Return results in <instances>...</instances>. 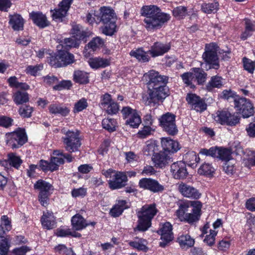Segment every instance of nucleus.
<instances>
[{
    "mask_svg": "<svg viewBox=\"0 0 255 255\" xmlns=\"http://www.w3.org/2000/svg\"><path fill=\"white\" fill-rule=\"evenodd\" d=\"M219 6L217 2L204 3L202 5L201 9L203 12L206 13H214L217 11Z\"/></svg>",
    "mask_w": 255,
    "mask_h": 255,
    "instance_id": "nucleus-52",
    "label": "nucleus"
},
{
    "mask_svg": "<svg viewBox=\"0 0 255 255\" xmlns=\"http://www.w3.org/2000/svg\"><path fill=\"white\" fill-rule=\"evenodd\" d=\"M217 156L216 157L219 158L226 162L229 161L231 157V150L224 148H217Z\"/></svg>",
    "mask_w": 255,
    "mask_h": 255,
    "instance_id": "nucleus-47",
    "label": "nucleus"
},
{
    "mask_svg": "<svg viewBox=\"0 0 255 255\" xmlns=\"http://www.w3.org/2000/svg\"><path fill=\"white\" fill-rule=\"evenodd\" d=\"M128 208V203L124 200H117L115 204L111 209L110 214L113 217H119L123 211Z\"/></svg>",
    "mask_w": 255,
    "mask_h": 255,
    "instance_id": "nucleus-29",
    "label": "nucleus"
},
{
    "mask_svg": "<svg viewBox=\"0 0 255 255\" xmlns=\"http://www.w3.org/2000/svg\"><path fill=\"white\" fill-rule=\"evenodd\" d=\"M234 160L226 161L223 165L224 171L228 174H232L235 171Z\"/></svg>",
    "mask_w": 255,
    "mask_h": 255,
    "instance_id": "nucleus-62",
    "label": "nucleus"
},
{
    "mask_svg": "<svg viewBox=\"0 0 255 255\" xmlns=\"http://www.w3.org/2000/svg\"><path fill=\"white\" fill-rule=\"evenodd\" d=\"M215 169L211 164L209 163H204L198 169V172L201 175L206 176L212 175L214 172Z\"/></svg>",
    "mask_w": 255,
    "mask_h": 255,
    "instance_id": "nucleus-46",
    "label": "nucleus"
},
{
    "mask_svg": "<svg viewBox=\"0 0 255 255\" xmlns=\"http://www.w3.org/2000/svg\"><path fill=\"white\" fill-rule=\"evenodd\" d=\"M22 163V160L19 157L16 156L13 153H10L8 154L7 160L1 161L0 165L7 167L8 164L13 167L18 169Z\"/></svg>",
    "mask_w": 255,
    "mask_h": 255,
    "instance_id": "nucleus-33",
    "label": "nucleus"
},
{
    "mask_svg": "<svg viewBox=\"0 0 255 255\" xmlns=\"http://www.w3.org/2000/svg\"><path fill=\"white\" fill-rule=\"evenodd\" d=\"M171 172L175 179L185 178L188 174L185 164L181 161L173 163L171 165Z\"/></svg>",
    "mask_w": 255,
    "mask_h": 255,
    "instance_id": "nucleus-20",
    "label": "nucleus"
},
{
    "mask_svg": "<svg viewBox=\"0 0 255 255\" xmlns=\"http://www.w3.org/2000/svg\"><path fill=\"white\" fill-rule=\"evenodd\" d=\"M63 163L64 160L62 157L53 156L51 158L49 162L41 160L39 162V167L43 171H53L58 169L59 166Z\"/></svg>",
    "mask_w": 255,
    "mask_h": 255,
    "instance_id": "nucleus-18",
    "label": "nucleus"
},
{
    "mask_svg": "<svg viewBox=\"0 0 255 255\" xmlns=\"http://www.w3.org/2000/svg\"><path fill=\"white\" fill-rule=\"evenodd\" d=\"M183 82L187 86H189L191 88L195 87V75L194 72H186L183 74L181 76Z\"/></svg>",
    "mask_w": 255,
    "mask_h": 255,
    "instance_id": "nucleus-44",
    "label": "nucleus"
},
{
    "mask_svg": "<svg viewBox=\"0 0 255 255\" xmlns=\"http://www.w3.org/2000/svg\"><path fill=\"white\" fill-rule=\"evenodd\" d=\"M177 241L182 249H188L191 247L195 243L194 240L188 234L180 236L177 239Z\"/></svg>",
    "mask_w": 255,
    "mask_h": 255,
    "instance_id": "nucleus-38",
    "label": "nucleus"
},
{
    "mask_svg": "<svg viewBox=\"0 0 255 255\" xmlns=\"http://www.w3.org/2000/svg\"><path fill=\"white\" fill-rule=\"evenodd\" d=\"M159 122L164 130L169 134L174 135L177 132L174 115L167 113L159 119Z\"/></svg>",
    "mask_w": 255,
    "mask_h": 255,
    "instance_id": "nucleus-12",
    "label": "nucleus"
},
{
    "mask_svg": "<svg viewBox=\"0 0 255 255\" xmlns=\"http://www.w3.org/2000/svg\"><path fill=\"white\" fill-rule=\"evenodd\" d=\"M149 52L144 51L142 48H138L131 50L130 52V55L136 58L141 62H148L150 57L148 55Z\"/></svg>",
    "mask_w": 255,
    "mask_h": 255,
    "instance_id": "nucleus-34",
    "label": "nucleus"
},
{
    "mask_svg": "<svg viewBox=\"0 0 255 255\" xmlns=\"http://www.w3.org/2000/svg\"><path fill=\"white\" fill-rule=\"evenodd\" d=\"M61 132L64 134L62 139L66 149L70 152L79 150L81 143L78 132L67 130L65 128H63Z\"/></svg>",
    "mask_w": 255,
    "mask_h": 255,
    "instance_id": "nucleus-6",
    "label": "nucleus"
},
{
    "mask_svg": "<svg viewBox=\"0 0 255 255\" xmlns=\"http://www.w3.org/2000/svg\"><path fill=\"white\" fill-rule=\"evenodd\" d=\"M109 115L116 114L119 111V106L114 100L104 109Z\"/></svg>",
    "mask_w": 255,
    "mask_h": 255,
    "instance_id": "nucleus-58",
    "label": "nucleus"
},
{
    "mask_svg": "<svg viewBox=\"0 0 255 255\" xmlns=\"http://www.w3.org/2000/svg\"><path fill=\"white\" fill-rule=\"evenodd\" d=\"M186 99L191 108L197 112H201L206 109L207 106L204 101L195 94H188Z\"/></svg>",
    "mask_w": 255,
    "mask_h": 255,
    "instance_id": "nucleus-17",
    "label": "nucleus"
},
{
    "mask_svg": "<svg viewBox=\"0 0 255 255\" xmlns=\"http://www.w3.org/2000/svg\"><path fill=\"white\" fill-rule=\"evenodd\" d=\"M89 74L88 73L81 70L75 71L73 74V80L80 84H85L89 82Z\"/></svg>",
    "mask_w": 255,
    "mask_h": 255,
    "instance_id": "nucleus-39",
    "label": "nucleus"
},
{
    "mask_svg": "<svg viewBox=\"0 0 255 255\" xmlns=\"http://www.w3.org/2000/svg\"><path fill=\"white\" fill-rule=\"evenodd\" d=\"M117 122L114 119H105L102 121V126L103 128L111 131L116 130L117 127Z\"/></svg>",
    "mask_w": 255,
    "mask_h": 255,
    "instance_id": "nucleus-49",
    "label": "nucleus"
},
{
    "mask_svg": "<svg viewBox=\"0 0 255 255\" xmlns=\"http://www.w3.org/2000/svg\"><path fill=\"white\" fill-rule=\"evenodd\" d=\"M0 226H2L6 232H8L11 230L12 228L11 220L7 216H2L0 218Z\"/></svg>",
    "mask_w": 255,
    "mask_h": 255,
    "instance_id": "nucleus-63",
    "label": "nucleus"
},
{
    "mask_svg": "<svg viewBox=\"0 0 255 255\" xmlns=\"http://www.w3.org/2000/svg\"><path fill=\"white\" fill-rule=\"evenodd\" d=\"M43 66L41 64L36 65H29L25 69V72L32 76H35L37 74L43 69Z\"/></svg>",
    "mask_w": 255,
    "mask_h": 255,
    "instance_id": "nucleus-56",
    "label": "nucleus"
},
{
    "mask_svg": "<svg viewBox=\"0 0 255 255\" xmlns=\"http://www.w3.org/2000/svg\"><path fill=\"white\" fill-rule=\"evenodd\" d=\"M194 75H195V81L198 84H202L206 79V74L200 68L194 69Z\"/></svg>",
    "mask_w": 255,
    "mask_h": 255,
    "instance_id": "nucleus-48",
    "label": "nucleus"
},
{
    "mask_svg": "<svg viewBox=\"0 0 255 255\" xmlns=\"http://www.w3.org/2000/svg\"><path fill=\"white\" fill-rule=\"evenodd\" d=\"M219 51V47L215 43L207 44L205 45V52L202 55V57L206 64L209 65V68L217 69L219 67V58L217 52Z\"/></svg>",
    "mask_w": 255,
    "mask_h": 255,
    "instance_id": "nucleus-8",
    "label": "nucleus"
},
{
    "mask_svg": "<svg viewBox=\"0 0 255 255\" xmlns=\"http://www.w3.org/2000/svg\"><path fill=\"white\" fill-rule=\"evenodd\" d=\"M178 189L181 194L186 198L198 199L201 195L196 188L183 182L179 184Z\"/></svg>",
    "mask_w": 255,
    "mask_h": 255,
    "instance_id": "nucleus-15",
    "label": "nucleus"
},
{
    "mask_svg": "<svg viewBox=\"0 0 255 255\" xmlns=\"http://www.w3.org/2000/svg\"><path fill=\"white\" fill-rule=\"evenodd\" d=\"M88 106L87 99L83 98L75 103L73 112L74 113H79L86 109Z\"/></svg>",
    "mask_w": 255,
    "mask_h": 255,
    "instance_id": "nucleus-45",
    "label": "nucleus"
},
{
    "mask_svg": "<svg viewBox=\"0 0 255 255\" xmlns=\"http://www.w3.org/2000/svg\"><path fill=\"white\" fill-rule=\"evenodd\" d=\"M69 7L70 6L60 2L58 9L51 10V15L53 20L55 21L61 20L63 17L66 16Z\"/></svg>",
    "mask_w": 255,
    "mask_h": 255,
    "instance_id": "nucleus-32",
    "label": "nucleus"
},
{
    "mask_svg": "<svg viewBox=\"0 0 255 255\" xmlns=\"http://www.w3.org/2000/svg\"><path fill=\"white\" fill-rule=\"evenodd\" d=\"M72 32L73 34V36H75L80 40L84 39L87 36L86 33L83 31L82 27L79 25L73 27Z\"/></svg>",
    "mask_w": 255,
    "mask_h": 255,
    "instance_id": "nucleus-54",
    "label": "nucleus"
},
{
    "mask_svg": "<svg viewBox=\"0 0 255 255\" xmlns=\"http://www.w3.org/2000/svg\"><path fill=\"white\" fill-rule=\"evenodd\" d=\"M223 85V79L219 76H213L206 85L207 90L212 91L214 88H220Z\"/></svg>",
    "mask_w": 255,
    "mask_h": 255,
    "instance_id": "nucleus-40",
    "label": "nucleus"
},
{
    "mask_svg": "<svg viewBox=\"0 0 255 255\" xmlns=\"http://www.w3.org/2000/svg\"><path fill=\"white\" fill-rule=\"evenodd\" d=\"M202 235H206L203 240L204 242L209 246H213L215 241V238L218 231L210 228L209 223L206 224L201 229Z\"/></svg>",
    "mask_w": 255,
    "mask_h": 255,
    "instance_id": "nucleus-22",
    "label": "nucleus"
},
{
    "mask_svg": "<svg viewBox=\"0 0 255 255\" xmlns=\"http://www.w3.org/2000/svg\"><path fill=\"white\" fill-rule=\"evenodd\" d=\"M9 24L14 31H20L23 29L24 19L21 16L17 13L9 15Z\"/></svg>",
    "mask_w": 255,
    "mask_h": 255,
    "instance_id": "nucleus-26",
    "label": "nucleus"
},
{
    "mask_svg": "<svg viewBox=\"0 0 255 255\" xmlns=\"http://www.w3.org/2000/svg\"><path fill=\"white\" fill-rule=\"evenodd\" d=\"M71 221L73 228L77 231L81 230L89 225L94 226L96 224V223L94 222L88 223L79 214H77L73 216Z\"/></svg>",
    "mask_w": 255,
    "mask_h": 255,
    "instance_id": "nucleus-23",
    "label": "nucleus"
},
{
    "mask_svg": "<svg viewBox=\"0 0 255 255\" xmlns=\"http://www.w3.org/2000/svg\"><path fill=\"white\" fill-rule=\"evenodd\" d=\"M48 110L51 114L60 115L63 117L67 116L70 112L68 108L58 103H53L50 105L48 107Z\"/></svg>",
    "mask_w": 255,
    "mask_h": 255,
    "instance_id": "nucleus-30",
    "label": "nucleus"
},
{
    "mask_svg": "<svg viewBox=\"0 0 255 255\" xmlns=\"http://www.w3.org/2000/svg\"><path fill=\"white\" fill-rule=\"evenodd\" d=\"M113 101L111 95L108 93H106L101 97L100 106L102 109H104Z\"/></svg>",
    "mask_w": 255,
    "mask_h": 255,
    "instance_id": "nucleus-60",
    "label": "nucleus"
},
{
    "mask_svg": "<svg viewBox=\"0 0 255 255\" xmlns=\"http://www.w3.org/2000/svg\"><path fill=\"white\" fill-rule=\"evenodd\" d=\"M55 252L62 255H76L71 248H67L64 245H59L54 248Z\"/></svg>",
    "mask_w": 255,
    "mask_h": 255,
    "instance_id": "nucleus-53",
    "label": "nucleus"
},
{
    "mask_svg": "<svg viewBox=\"0 0 255 255\" xmlns=\"http://www.w3.org/2000/svg\"><path fill=\"white\" fill-rule=\"evenodd\" d=\"M81 40L75 36H72L70 38H65L63 42H62L60 48H63L64 50H67L72 47H77L80 44Z\"/></svg>",
    "mask_w": 255,
    "mask_h": 255,
    "instance_id": "nucleus-36",
    "label": "nucleus"
},
{
    "mask_svg": "<svg viewBox=\"0 0 255 255\" xmlns=\"http://www.w3.org/2000/svg\"><path fill=\"white\" fill-rule=\"evenodd\" d=\"M30 17L33 22L40 28H43L49 25L46 16L41 12L33 11L30 13Z\"/></svg>",
    "mask_w": 255,
    "mask_h": 255,
    "instance_id": "nucleus-27",
    "label": "nucleus"
},
{
    "mask_svg": "<svg viewBox=\"0 0 255 255\" xmlns=\"http://www.w3.org/2000/svg\"><path fill=\"white\" fill-rule=\"evenodd\" d=\"M170 49L169 43H163L159 42H155L148 51L153 57L161 56L167 52Z\"/></svg>",
    "mask_w": 255,
    "mask_h": 255,
    "instance_id": "nucleus-21",
    "label": "nucleus"
},
{
    "mask_svg": "<svg viewBox=\"0 0 255 255\" xmlns=\"http://www.w3.org/2000/svg\"><path fill=\"white\" fill-rule=\"evenodd\" d=\"M144 76L148 77L149 81L147 95L143 97V100L146 105L154 106L168 95L169 91L165 86L167 77L159 75L154 70L150 71Z\"/></svg>",
    "mask_w": 255,
    "mask_h": 255,
    "instance_id": "nucleus-1",
    "label": "nucleus"
},
{
    "mask_svg": "<svg viewBox=\"0 0 255 255\" xmlns=\"http://www.w3.org/2000/svg\"><path fill=\"white\" fill-rule=\"evenodd\" d=\"M172 12L174 17L178 19L183 18L187 14V8L183 6H177L173 10Z\"/></svg>",
    "mask_w": 255,
    "mask_h": 255,
    "instance_id": "nucleus-59",
    "label": "nucleus"
},
{
    "mask_svg": "<svg viewBox=\"0 0 255 255\" xmlns=\"http://www.w3.org/2000/svg\"><path fill=\"white\" fill-rule=\"evenodd\" d=\"M157 233L160 235V239L162 241L160 243V246L162 247H164L173 239L172 226L168 222L161 224Z\"/></svg>",
    "mask_w": 255,
    "mask_h": 255,
    "instance_id": "nucleus-13",
    "label": "nucleus"
},
{
    "mask_svg": "<svg viewBox=\"0 0 255 255\" xmlns=\"http://www.w3.org/2000/svg\"><path fill=\"white\" fill-rule=\"evenodd\" d=\"M139 186L141 188L148 190L152 192L156 193L162 192L164 187L157 180L151 179L143 178L139 181Z\"/></svg>",
    "mask_w": 255,
    "mask_h": 255,
    "instance_id": "nucleus-14",
    "label": "nucleus"
},
{
    "mask_svg": "<svg viewBox=\"0 0 255 255\" xmlns=\"http://www.w3.org/2000/svg\"><path fill=\"white\" fill-rule=\"evenodd\" d=\"M158 210L155 204H146L137 212V225L134 230L140 232L147 231L151 225V220L157 214Z\"/></svg>",
    "mask_w": 255,
    "mask_h": 255,
    "instance_id": "nucleus-4",
    "label": "nucleus"
},
{
    "mask_svg": "<svg viewBox=\"0 0 255 255\" xmlns=\"http://www.w3.org/2000/svg\"><path fill=\"white\" fill-rule=\"evenodd\" d=\"M30 251V249L26 246H22L13 250L10 255H25L26 253Z\"/></svg>",
    "mask_w": 255,
    "mask_h": 255,
    "instance_id": "nucleus-64",
    "label": "nucleus"
},
{
    "mask_svg": "<svg viewBox=\"0 0 255 255\" xmlns=\"http://www.w3.org/2000/svg\"><path fill=\"white\" fill-rule=\"evenodd\" d=\"M152 159L155 164V166L159 168L165 167L169 162L172 161L171 160L170 156L164 152L156 153L152 156Z\"/></svg>",
    "mask_w": 255,
    "mask_h": 255,
    "instance_id": "nucleus-24",
    "label": "nucleus"
},
{
    "mask_svg": "<svg viewBox=\"0 0 255 255\" xmlns=\"http://www.w3.org/2000/svg\"><path fill=\"white\" fill-rule=\"evenodd\" d=\"M158 146L155 140H149L146 142L145 145L143 148L144 154L154 156L158 150Z\"/></svg>",
    "mask_w": 255,
    "mask_h": 255,
    "instance_id": "nucleus-35",
    "label": "nucleus"
},
{
    "mask_svg": "<svg viewBox=\"0 0 255 255\" xmlns=\"http://www.w3.org/2000/svg\"><path fill=\"white\" fill-rule=\"evenodd\" d=\"M128 242L130 247L138 251H145L147 249L146 241L142 238H135L133 240L129 241Z\"/></svg>",
    "mask_w": 255,
    "mask_h": 255,
    "instance_id": "nucleus-37",
    "label": "nucleus"
},
{
    "mask_svg": "<svg viewBox=\"0 0 255 255\" xmlns=\"http://www.w3.org/2000/svg\"><path fill=\"white\" fill-rule=\"evenodd\" d=\"M128 181L126 173L117 171L113 178L108 181L109 188L112 190L122 188L124 187Z\"/></svg>",
    "mask_w": 255,
    "mask_h": 255,
    "instance_id": "nucleus-16",
    "label": "nucleus"
},
{
    "mask_svg": "<svg viewBox=\"0 0 255 255\" xmlns=\"http://www.w3.org/2000/svg\"><path fill=\"white\" fill-rule=\"evenodd\" d=\"M235 108L244 118H249L254 114V109L250 100L244 98L234 100Z\"/></svg>",
    "mask_w": 255,
    "mask_h": 255,
    "instance_id": "nucleus-10",
    "label": "nucleus"
},
{
    "mask_svg": "<svg viewBox=\"0 0 255 255\" xmlns=\"http://www.w3.org/2000/svg\"><path fill=\"white\" fill-rule=\"evenodd\" d=\"M58 53L56 56L49 57V63L53 67H61L73 63L74 62V56L66 50H61L60 45L57 46Z\"/></svg>",
    "mask_w": 255,
    "mask_h": 255,
    "instance_id": "nucleus-5",
    "label": "nucleus"
},
{
    "mask_svg": "<svg viewBox=\"0 0 255 255\" xmlns=\"http://www.w3.org/2000/svg\"><path fill=\"white\" fill-rule=\"evenodd\" d=\"M103 23L105 25L101 28V29L102 33L104 34L112 36L116 32L117 26L116 25V21H111Z\"/></svg>",
    "mask_w": 255,
    "mask_h": 255,
    "instance_id": "nucleus-43",
    "label": "nucleus"
},
{
    "mask_svg": "<svg viewBox=\"0 0 255 255\" xmlns=\"http://www.w3.org/2000/svg\"><path fill=\"white\" fill-rule=\"evenodd\" d=\"M5 140L6 144L11 148H18L26 142L27 137L25 130L18 128L13 132L6 133Z\"/></svg>",
    "mask_w": 255,
    "mask_h": 255,
    "instance_id": "nucleus-7",
    "label": "nucleus"
},
{
    "mask_svg": "<svg viewBox=\"0 0 255 255\" xmlns=\"http://www.w3.org/2000/svg\"><path fill=\"white\" fill-rule=\"evenodd\" d=\"M184 159L187 164L193 168L196 166L200 160V158L193 151L187 153Z\"/></svg>",
    "mask_w": 255,
    "mask_h": 255,
    "instance_id": "nucleus-42",
    "label": "nucleus"
},
{
    "mask_svg": "<svg viewBox=\"0 0 255 255\" xmlns=\"http://www.w3.org/2000/svg\"><path fill=\"white\" fill-rule=\"evenodd\" d=\"M104 44V41L100 37H96L88 43V47L93 51H95L102 47Z\"/></svg>",
    "mask_w": 255,
    "mask_h": 255,
    "instance_id": "nucleus-50",
    "label": "nucleus"
},
{
    "mask_svg": "<svg viewBox=\"0 0 255 255\" xmlns=\"http://www.w3.org/2000/svg\"><path fill=\"white\" fill-rule=\"evenodd\" d=\"M13 122V120L11 118L5 116H0V127L8 128L12 125Z\"/></svg>",
    "mask_w": 255,
    "mask_h": 255,
    "instance_id": "nucleus-61",
    "label": "nucleus"
},
{
    "mask_svg": "<svg viewBox=\"0 0 255 255\" xmlns=\"http://www.w3.org/2000/svg\"><path fill=\"white\" fill-rule=\"evenodd\" d=\"M101 21L103 23L116 21V16L114 10L108 7H101L100 13L98 12L96 23H98Z\"/></svg>",
    "mask_w": 255,
    "mask_h": 255,
    "instance_id": "nucleus-19",
    "label": "nucleus"
},
{
    "mask_svg": "<svg viewBox=\"0 0 255 255\" xmlns=\"http://www.w3.org/2000/svg\"><path fill=\"white\" fill-rule=\"evenodd\" d=\"M202 207L199 201L185 200L180 203L175 215L180 221L192 224L199 220Z\"/></svg>",
    "mask_w": 255,
    "mask_h": 255,
    "instance_id": "nucleus-3",
    "label": "nucleus"
},
{
    "mask_svg": "<svg viewBox=\"0 0 255 255\" xmlns=\"http://www.w3.org/2000/svg\"><path fill=\"white\" fill-rule=\"evenodd\" d=\"M34 187L39 190L38 198L41 204L46 207L48 204L50 191L53 190L52 185L43 180H38Z\"/></svg>",
    "mask_w": 255,
    "mask_h": 255,
    "instance_id": "nucleus-9",
    "label": "nucleus"
},
{
    "mask_svg": "<svg viewBox=\"0 0 255 255\" xmlns=\"http://www.w3.org/2000/svg\"><path fill=\"white\" fill-rule=\"evenodd\" d=\"M243 63L245 69L250 73H253L255 70V61H253L250 59L244 57Z\"/></svg>",
    "mask_w": 255,
    "mask_h": 255,
    "instance_id": "nucleus-57",
    "label": "nucleus"
},
{
    "mask_svg": "<svg viewBox=\"0 0 255 255\" xmlns=\"http://www.w3.org/2000/svg\"><path fill=\"white\" fill-rule=\"evenodd\" d=\"M141 14L145 18V27L148 30L159 29L170 18L169 14L161 12L154 5H144L141 9Z\"/></svg>",
    "mask_w": 255,
    "mask_h": 255,
    "instance_id": "nucleus-2",
    "label": "nucleus"
},
{
    "mask_svg": "<svg viewBox=\"0 0 255 255\" xmlns=\"http://www.w3.org/2000/svg\"><path fill=\"white\" fill-rule=\"evenodd\" d=\"M213 116L214 120L222 125L235 126L239 123V116L232 115L227 110L218 111Z\"/></svg>",
    "mask_w": 255,
    "mask_h": 255,
    "instance_id": "nucleus-11",
    "label": "nucleus"
},
{
    "mask_svg": "<svg viewBox=\"0 0 255 255\" xmlns=\"http://www.w3.org/2000/svg\"><path fill=\"white\" fill-rule=\"evenodd\" d=\"M161 143L163 149L165 151L174 152L179 149L178 142L168 137L162 138Z\"/></svg>",
    "mask_w": 255,
    "mask_h": 255,
    "instance_id": "nucleus-31",
    "label": "nucleus"
},
{
    "mask_svg": "<svg viewBox=\"0 0 255 255\" xmlns=\"http://www.w3.org/2000/svg\"><path fill=\"white\" fill-rule=\"evenodd\" d=\"M121 113L123 118L127 120L138 113V112L135 109H132L128 106H126L124 107L122 109Z\"/></svg>",
    "mask_w": 255,
    "mask_h": 255,
    "instance_id": "nucleus-55",
    "label": "nucleus"
},
{
    "mask_svg": "<svg viewBox=\"0 0 255 255\" xmlns=\"http://www.w3.org/2000/svg\"><path fill=\"white\" fill-rule=\"evenodd\" d=\"M126 124L133 128H137L141 123V120L138 113L133 115L126 120Z\"/></svg>",
    "mask_w": 255,
    "mask_h": 255,
    "instance_id": "nucleus-51",
    "label": "nucleus"
},
{
    "mask_svg": "<svg viewBox=\"0 0 255 255\" xmlns=\"http://www.w3.org/2000/svg\"><path fill=\"white\" fill-rule=\"evenodd\" d=\"M88 63L91 68L98 69L104 68L110 64L109 59L101 57L91 58L88 60Z\"/></svg>",
    "mask_w": 255,
    "mask_h": 255,
    "instance_id": "nucleus-28",
    "label": "nucleus"
},
{
    "mask_svg": "<svg viewBox=\"0 0 255 255\" xmlns=\"http://www.w3.org/2000/svg\"><path fill=\"white\" fill-rule=\"evenodd\" d=\"M41 222L43 227L47 230L55 228L56 220L53 213L49 211L43 212L41 218Z\"/></svg>",
    "mask_w": 255,
    "mask_h": 255,
    "instance_id": "nucleus-25",
    "label": "nucleus"
},
{
    "mask_svg": "<svg viewBox=\"0 0 255 255\" xmlns=\"http://www.w3.org/2000/svg\"><path fill=\"white\" fill-rule=\"evenodd\" d=\"M13 99L16 104L20 105L27 102L29 96L27 93L18 91L14 94Z\"/></svg>",
    "mask_w": 255,
    "mask_h": 255,
    "instance_id": "nucleus-41",
    "label": "nucleus"
}]
</instances>
